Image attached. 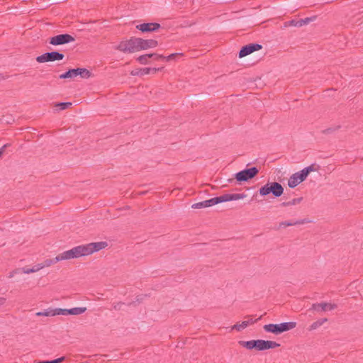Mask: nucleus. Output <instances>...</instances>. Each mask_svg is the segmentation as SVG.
<instances>
[{"instance_id": "nucleus-28", "label": "nucleus", "mask_w": 363, "mask_h": 363, "mask_svg": "<svg viewBox=\"0 0 363 363\" xmlns=\"http://www.w3.org/2000/svg\"><path fill=\"white\" fill-rule=\"evenodd\" d=\"M284 26L285 27H288V26L300 27L299 26V21H296V20H291L289 21L285 22L284 23Z\"/></svg>"}, {"instance_id": "nucleus-35", "label": "nucleus", "mask_w": 363, "mask_h": 363, "mask_svg": "<svg viewBox=\"0 0 363 363\" xmlns=\"http://www.w3.org/2000/svg\"><path fill=\"white\" fill-rule=\"evenodd\" d=\"M64 359H65V357H62L57 358V359H54V360H51V361H50V363H60V362H62Z\"/></svg>"}, {"instance_id": "nucleus-31", "label": "nucleus", "mask_w": 363, "mask_h": 363, "mask_svg": "<svg viewBox=\"0 0 363 363\" xmlns=\"http://www.w3.org/2000/svg\"><path fill=\"white\" fill-rule=\"evenodd\" d=\"M311 21V18H306L304 19H300V20H298V21H299V26L301 27L303 25H306V24L308 23Z\"/></svg>"}, {"instance_id": "nucleus-24", "label": "nucleus", "mask_w": 363, "mask_h": 363, "mask_svg": "<svg viewBox=\"0 0 363 363\" xmlns=\"http://www.w3.org/2000/svg\"><path fill=\"white\" fill-rule=\"evenodd\" d=\"M37 316H55V309H48L45 311L38 312L36 313Z\"/></svg>"}, {"instance_id": "nucleus-12", "label": "nucleus", "mask_w": 363, "mask_h": 363, "mask_svg": "<svg viewBox=\"0 0 363 363\" xmlns=\"http://www.w3.org/2000/svg\"><path fill=\"white\" fill-rule=\"evenodd\" d=\"M138 45L139 51L143 50H147L148 48H152L157 47L158 43L157 40L153 39L144 40L138 38Z\"/></svg>"}, {"instance_id": "nucleus-9", "label": "nucleus", "mask_w": 363, "mask_h": 363, "mask_svg": "<svg viewBox=\"0 0 363 363\" xmlns=\"http://www.w3.org/2000/svg\"><path fill=\"white\" fill-rule=\"evenodd\" d=\"M65 55L57 51L50 52H45L36 57V61L39 63H44L47 62H54L56 60H62Z\"/></svg>"}, {"instance_id": "nucleus-21", "label": "nucleus", "mask_w": 363, "mask_h": 363, "mask_svg": "<svg viewBox=\"0 0 363 363\" xmlns=\"http://www.w3.org/2000/svg\"><path fill=\"white\" fill-rule=\"evenodd\" d=\"M302 200H303L302 197L293 199L291 201L282 202L281 203V206L283 207L294 206V205L300 203L302 201Z\"/></svg>"}, {"instance_id": "nucleus-7", "label": "nucleus", "mask_w": 363, "mask_h": 363, "mask_svg": "<svg viewBox=\"0 0 363 363\" xmlns=\"http://www.w3.org/2000/svg\"><path fill=\"white\" fill-rule=\"evenodd\" d=\"M75 40L74 38L67 33L59 34L49 38V43L57 46L67 44Z\"/></svg>"}, {"instance_id": "nucleus-15", "label": "nucleus", "mask_w": 363, "mask_h": 363, "mask_svg": "<svg viewBox=\"0 0 363 363\" xmlns=\"http://www.w3.org/2000/svg\"><path fill=\"white\" fill-rule=\"evenodd\" d=\"M247 318H250L249 320H244L241 323H236L233 327V330H236L238 331H240L242 330H244L245 328H247L249 325L255 323L257 320H259L262 316H260L257 320H253L251 316H247Z\"/></svg>"}, {"instance_id": "nucleus-37", "label": "nucleus", "mask_w": 363, "mask_h": 363, "mask_svg": "<svg viewBox=\"0 0 363 363\" xmlns=\"http://www.w3.org/2000/svg\"><path fill=\"white\" fill-rule=\"evenodd\" d=\"M163 69V67H159V68H150V73L155 74L157 72L160 71Z\"/></svg>"}, {"instance_id": "nucleus-30", "label": "nucleus", "mask_w": 363, "mask_h": 363, "mask_svg": "<svg viewBox=\"0 0 363 363\" xmlns=\"http://www.w3.org/2000/svg\"><path fill=\"white\" fill-rule=\"evenodd\" d=\"M150 55H152V58L154 60H163L165 58V57L162 55H159V54H157V53H152L150 54Z\"/></svg>"}, {"instance_id": "nucleus-33", "label": "nucleus", "mask_w": 363, "mask_h": 363, "mask_svg": "<svg viewBox=\"0 0 363 363\" xmlns=\"http://www.w3.org/2000/svg\"><path fill=\"white\" fill-rule=\"evenodd\" d=\"M40 269H42V266L40 264V263L38 264H35V266H33L31 268V270L33 271V273L37 272H38Z\"/></svg>"}, {"instance_id": "nucleus-19", "label": "nucleus", "mask_w": 363, "mask_h": 363, "mask_svg": "<svg viewBox=\"0 0 363 363\" xmlns=\"http://www.w3.org/2000/svg\"><path fill=\"white\" fill-rule=\"evenodd\" d=\"M296 326V322H286L279 324L281 333L294 329Z\"/></svg>"}, {"instance_id": "nucleus-32", "label": "nucleus", "mask_w": 363, "mask_h": 363, "mask_svg": "<svg viewBox=\"0 0 363 363\" xmlns=\"http://www.w3.org/2000/svg\"><path fill=\"white\" fill-rule=\"evenodd\" d=\"M10 145L11 144L6 143L0 148V157H1L4 153L5 152L6 148L9 147Z\"/></svg>"}, {"instance_id": "nucleus-6", "label": "nucleus", "mask_w": 363, "mask_h": 363, "mask_svg": "<svg viewBox=\"0 0 363 363\" xmlns=\"http://www.w3.org/2000/svg\"><path fill=\"white\" fill-rule=\"evenodd\" d=\"M79 75L82 78L88 79L91 73L86 68L71 69L60 75V79L74 78Z\"/></svg>"}, {"instance_id": "nucleus-5", "label": "nucleus", "mask_w": 363, "mask_h": 363, "mask_svg": "<svg viewBox=\"0 0 363 363\" xmlns=\"http://www.w3.org/2000/svg\"><path fill=\"white\" fill-rule=\"evenodd\" d=\"M138 38L132 37L129 40L120 42L116 49L124 53H133L139 51Z\"/></svg>"}, {"instance_id": "nucleus-38", "label": "nucleus", "mask_w": 363, "mask_h": 363, "mask_svg": "<svg viewBox=\"0 0 363 363\" xmlns=\"http://www.w3.org/2000/svg\"><path fill=\"white\" fill-rule=\"evenodd\" d=\"M6 301V298L3 297H0V306L3 305Z\"/></svg>"}, {"instance_id": "nucleus-25", "label": "nucleus", "mask_w": 363, "mask_h": 363, "mask_svg": "<svg viewBox=\"0 0 363 363\" xmlns=\"http://www.w3.org/2000/svg\"><path fill=\"white\" fill-rule=\"evenodd\" d=\"M152 58L150 54H146L139 56L137 60L142 65H147L149 62V59Z\"/></svg>"}, {"instance_id": "nucleus-18", "label": "nucleus", "mask_w": 363, "mask_h": 363, "mask_svg": "<svg viewBox=\"0 0 363 363\" xmlns=\"http://www.w3.org/2000/svg\"><path fill=\"white\" fill-rule=\"evenodd\" d=\"M149 74H150V67L135 69L130 72L132 76H143Z\"/></svg>"}, {"instance_id": "nucleus-13", "label": "nucleus", "mask_w": 363, "mask_h": 363, "mask_svg": "<svg viewBox=\"0 0 363 363\" xmlns=\"http://www.w3.org/2000/svg\"><path fill=\"white\" fill-rule=\"evenodd\" d=\"M337 308V305L335 303H313L312 305L311 308L319 311H332Z\"/></svg>"}, {"instance_id": "nucleus-34", "label": "nucleus", "mask_w": 363, "mask_h": 363, "mask_svg": "<svg viewBox=\"0 0 363 363\" xmlns=\"http://www.w3.org/2000/svg\"><path fill=\"white\" fill-rule=\"evenodd\" d=\"M20 271H21L24 274H30L33 273V271L31 270V268L28 267H23L22 269H20Z\"/></svg>"}, {"instance_id": "nucleus-8", "label": "nucleus", "mask_w": 363, "mask_h": 363, "mask_svg": "<svg viewBox=\"0 0 363 363\" xmlns=\"http://www.w3.org/2000/svg\"><path fill=\"white\" fill-rule=\"evenodd\" d=\"M259 173V169L255 167L245 169L235 174V179L238 182H247L249 179L254 178Z\"/></svg>"}, {"instance_id": "nucleus-16", "label": "nucleus", "mask_w": 363, "mask_h": 363, "mask_svg": "<svg viewBox=\"0 0 363 363\" xmlns=\"http://www.w3.org/2000/svg\"><path fill=\"white\" fill-rule=\"evenodd\" d=\"M311 220L308 218L301 219L296 220L295 222H290V221H284L279 223L280 228H286L289 226H293L296 225H303L306 223H310Z\"/></svg>"}, {"instance_id": "nucleus-2", "label": "nucleus", "mask_w": 363, "mask_h": 363, "mask_svg": "<svg viewBox=\"0 0 363 363\" xmlns=\"http://www.w3.org/2000/svg\"><path fill=\"white\" fill-rule=\"evenodd\" d=\"M246 196L244 194H225L220 196L214 197L211 199L201 201L196 203L192 205L193 208H206L209 206H212L213 205L225 202V201H230L233 200H239L241 199H244Z\"/></svg>"}, {"instance_id": "nucleus-4", "label": "nucleus", "mask_w": 363, "mask_h": 363, "mask_svg": "<svg viewBox=\"0 0 363 363\" xmlns=\"http://www.w3.org/2000/svg\"><path fill=\"white\" fill-rule=\"evenodd\" d=\"M259 192L262 196L272 194L274 196L279 197L284 193V188L278 182H268L259 189Z\"/></svg>"}, {"instance_id": "nucleus-36", "label": "nucleus", "mask_w": 363, "mask_h": 363, "mask_svg": "<svg viewBox=\"0 0 363 363\" xmlns=\"http://www.w3.org/2000/svg\"><path fill=\"white\" fill-rule=\"evenodd\" d=\"M19 272H20V269H16L15 270L10 272V274L9 275V278H12L15 274L19 273Z\"/></svg>"}, {"instance_id": "nucleus-14", "label": "nucleus", "mask_w": 363, "mask_h": 363, "mask_svg": "<svg viewBox=\"0 0 363 363\" xmlns=\"http://www.w3.org/2000/svg\"><path fill=\"white\" fill-rule=\"evenodd\" d=\"M315 170H316V169L315 167V164H311V165L304 168L301 171L296 172V174H298V179L301 181V182H302L307 178V177L310 174V172H314Z\"/></svg>"}, {"instance_id": "nucleus-17", "label": "nucleus", "mask_w": 363, "mask_h": 363, "mask_svg": "<svg viewBox=\"0 0 363 363\" xmlns=\"http://www.w3.org/2000/svg\"><path fill=\"white\" fill-rule=\"evenodd\" d=\"M263 328L267 332L272 333L276 335L281 334L279 324H268L264 325Z\"/></svg>"}, {"instance_id": "nucleus-26", "label": "nucleus", "mask_w": 363, "mask_h": 363, "mask_svg": "<svg viewBox=\"0 0 363 363\" xmlns=\"http://www.w3.org/2000/svg\"><path fill=\"white\" fill-rule=\"evenodd\" d=\"M55 315H70L69 309L55 308Z\"/></svg>"}, {"instance_id": "nucleus-22", "label": "nucleus", "mask_w": 363, "mask_h": 363, "mask_svg": "<svg viewBox=\"0 0 363 363\" xmlns=\"http://www.w3.org/2000/svg\"><path fill=\"white\" fill-rule=\"evenodd\" d=\"M328 321V319L327 318H320L316 321H315L314 323H313L310 328H309V330H315L317 329L318 328H319L320 326H321L323 323H325V322Z\"/></svg>"}, {"instance_id": "nucleus-11", "label": "nucleus", "mask_w": 363, "mask_h": 363, "mask_svg": "<svg viewBox=\"0 0 363 363\" xmlns=\"http://www.w3.org/2000/svg\"><path fill=\"white\" fill-rule=\"evenodd\" d=\"M161 27L157 23H146L136 26V28L143 33L153 32L157 30Z\"/></svg>"}, {"instance_id": "nucleus-29", "label": "nucleus", "mask_w": 363, "mask_h": 363, "mask_svg": "<svg viewBox=\"0 0 363 363\" xmlns=\"http://www.w3.org/2000/svg\"><path fill=\"white\" fill-rule=\"evenodd\" d=\"M182 55H183L182 53H172V54L169 55V56L165 57V58L164 60H166L167 61H170V60H174L176 57Z\"/></svg>"}, {"instance_id": "nucleus-27", "label": "nucleus", "mask_w": 363, "mask_h": 363, "mask_svg": "<svg viewBox=\"0 0 363 363\" xmlns=\"http://www.w3.org/2000/svg\"><path fill=\"white\" fill-rule=\"evenodd\" d=\"M72 106V103L70 102H61L58 103L55 105L56 107H59L60 110H65L68 108Z\"/></svg>"}, {"instance_id": "nucleus-20", "label": "nucleus", "mask_w": 363, "mask_h": 363, "mask_svg": "<svg viewBox=\"0 0 363 363\" xmlns=\"http://www.w3.org/2000/svg\"><path fill=\"white\" fill-rule=\"evenodd\" d=\"M300 183H301V181L298 179V174H296V173L292 174L289 177V181H288V185L290 188H294Z\"/></svg>"}, {"instance_id": "nucleus-3", "label": "nucleus", "mask_w": 363, "mask_h": 363, "mask_svg": "<svg viewBox=\"0 0 363 363\" xmlns=\"http://www.w3.org/2000/svg\"><path fill=\"white\" fill-rule=\"evenodd\" d=\"M238 344L247 350L256 349L259 351L272 349L280 346V344L274 341L264 340H252L249 341L240 340L238 341Z\"/></svg>"}, {"instance_id": "nucleus-10", "label": "nucleus", "mask_w": 363, "mask_h": 363, "mask_svg": "<svg viewBox=\"0 0 363 363\" xmlns=\"http://www.w3.org/2000/svg\"><path fill=\"white\" fill-rule=\"evenodd\" d=\"M262 46L257 43H250L243 46L239 52V57H244L255 51L261 50Z\"/></svg>"}, {"instance_id": "nucleus-1", "label": "nucleus", "mask_w": 363, "mask_h": 363, "mask_svg": "<svg viewBox=\"0 0 363 363\" xmlns=\"http://www.w3.org/2000/svg\"><path fill=\"white\" fill-rule=\"evenodd\" d=\"M107 245L108 244L106 242H91L86 245H79L69 250L63 252L53 259H47L42 263H40V264L42 266V269L49 267L62 260L78 258L82 256L91 255L95 252L104 249Z\"/></svg>"}, {"instance_id": "nucleus-23", "label": "nucleus", "mask_w": 363, "mask_h": 363, "mask_svg": "<svg viewBox=\"0 0 363 363\" xmlns=\"http://www.w3.org/2000/svg\"><path fill=\"white\" fill-rule=\"evenodd\" d=\"M86 311V307H77L69 309L70 315H80Z\"/></svg>"}]
</instances>
